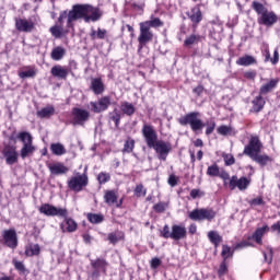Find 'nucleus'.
Returning <instances> with one entry per match:
<instances>
[{
	"label": "nucleus",
	"mask_w": 280,
	"mask_h": 280,
	"mask_svg": "<svg viewBox=\"0 0 280 280\" xmlns=\"http://www.w3.org/2000/svg\"><path fill=\"white\" fill-rule=\"evenodd\" d=\"M142 137L148 148L154 150L160 161H167L170 152H172V144L170 142L159 140V133L152 125L144 124L141 130Z\"/></svg>",
	"instance_id": "f257e3e1"
},
{
	"label": "nucleus",
	"mask_w": 280,
	"mask_h": 280,
	"mask_svg": "<svg viewBox=\"0 0 280 280\" xmlns=\"http://www.w3.org/2000/svg\"><path fill=\"white\" fill-rule=\"evenodd\" d=\"M180 126H190L192 132L198 133L202 131L207 126L202 119H200V112H190L178 119Z\"/></svg>",
	"instance_id": "f03ea898"
},
{
	"label": "nucleus",
	"mask_w": 280,
	"mask_h": 280,
	"mask_svg": "<svg viewBox=\"0 0 280 280\" xmlns=\"http://www.w3.org/2000/svg\"><path fill=\"white\" fill-rule=\"evenodd\" d=\"M215 215L217 212L212 208H200L189 212L188 218L194 222H205V220L211 222V220L215 219Z\"/></svg>",
	"instance_id": "7ed1b4c3"
},
{
	"label": "nucleus",
	"mask_w": 280,
	"mask_h": 280,
	"mask_svg": "<svg viewBox=\"0 0 280 280\" xmlns=\"http://www.w3.org/2000/svg\"><path fill=\"white\" fill-rule=\"evenodd\" d=\"M71 125L72 126H82L86 125V121L91 119V112L89 109L73 107L71 110Z\"/></svg>",
	"instance_id": "20e7f679"
},
{
	"label": "nucleus",
	"mask_w": 280,
	"mask_h": 280,
	"mask_svg": "<svg viewBox=\"0 0 280 280\" xmlns=\"http://www.w3.org/2000/svg\"><path fill=\"white\" fill-rule=\"evenodd\" d=\"M86 185H89V175H86V168L84 170L83 174L78 173L77 176L71 177L68 182L69 189L75 191L77 194L82 191Z\"/></svg>",
	"instance_id": "39448f33"
},
{
	"label": "nucleus",
	"mask_w": 280,
	"mask_h": 280,
	"mask_svg": "<svg viewBox=\"0 0 280 280\" xmlns=\"http://www.w3.org/2000/svg\"><path fill=\"white\" fill-rule=\"evenodd\" d=\"M39 213H43L48 218H67V215H69V210H67V208H56V206L43 203L39 207Z\"/></svg>",
	"instance_id": "423d86ee"
},
{
	"label": "nucleus",
	"mask_w": 280,
	"mask_h": 280,
	"mask_svg": "<svg viewBox=\"0 0 280 280\" xmlns=\"http://www.w3.org/2000/svg\"><path fill=\"white\" fill-rule=\"evenodd\" d=\"M264 148V143L259 140V137L252 136L247 145H245L243 154L245 156L253 158L255 154H260Z\"/></svg>",
	"instance_id": "0eeeda50"
},
{
	"label": "nucleus",
	"mask_w": 280,
	"mask_h": 280,
	"mask_svg": "<svg viewBox=\"0 0 280 280\" xmlns=\"http://www.w3.org/2000/svg\"><path fill=\"white\" fill-rule=\"evenodd\" d=\"M84 20V4H74L68 12L67 27L73 28V21Z\"/></svg>",
	"instance_id": "6e6552de"
},
{
	"label": "nucleus",
	"mask_w": 280,
	"mask_h": 280,
	"mask_svg": "<svg viewBox=\"0 0 280 280\" xmlns=\"http://www.w3.org/2000/svg\"><path fill=\"white\" fill-rule=\"evenodd\" d=\"M2 238L4 246L8 248H12L14 250L19 246V235L14 229L4 230L2 232Z\"/></svg>",
	"instance_id": "1a4fd4ad"
},
{
	"label": "nucleus",
	"mask_w": 280,
	"mask_h": 280,
	"mask_svg": "<svg viewBox=\"0 0 280 280\" xmlns=\"http://www.w3.org/2000/svg\"><path fill=\"white\" fill-rule=\"evenodd\" d=\"M154 33L148 26L140 23V35L138 37L139 49H143L148 43H152Z\"/></svg>",
	"instance_id": "9d476101"
},
{
	"label": "nucleus",
	"mask_w": 280,
	"mask_h": 280,
	"mask_svg": "<svg viewBox=\"0 0 280 280\" xmlns=\"http://www.w3.org/2000/svg\"><path fill=\"white\" fill-rule=\"evenodd\" d=\"M102 19V11L91 4H84V21L85 23H95Z\"/></svg>",
	"instance_id": "9b49d317"
},
{
	"label": "nucleus",
	"mask_w": 280,
	"mask_h": 280,
	"mask_svg": "<svg viewBox=\"0 0 280 280\" xmlns=\"http://www.w3.org/2000/svg\"><path fill=\"white\" fill-rule=\"evenodd\" d=\"M90 106L92 113H104V110H108V106H110V96H103L97 102H90Z\"/></svg>",
	"instance_id": "f8f14e48"
},
{
	"label": "nucleus",
	"mask_w": 280,
	"mask_h": 280,
	"mask_svg": "<svg viewBox=\"0 0 280 280\" xmlns=\"http://www.w3.org/2000/svg\"><path fill=\"white\" fill-rule=\"evenodd\" d=\"M2 154L5 159L7 165H14V163H19V152H16V147L5 145Z\"/></svg>",
	"instance_id": "ddd939ff"
},
{
	"label": "nucleus",
	"mask_w": 280,
	"mask_h": 280,
	"mask_svg": "<svg viewBox=\"0 0 280 280\" xmlns=\"http://www.w3.org/2000/svg\"><path fill=\"white\" fill-rule=\"evenodd\" d=\"M250 185V180H248V178L246 177H241L237 178V176H232L230 179V184L229 187L231 190L233 189H240V191H244L246 189H248V186Z\"/></svg>",
	"instance_id": "4468645a"
},
{
	"label": "nucleus",
	"mask_w": 280,
	"mask_h": 280,
	"mask_svg": "<svg viewBox=\"0 0 280 280\" xmlns=\"http://www.w3.org/2000/svg\"><path fill=\"white\" fill-rule=\"evenodd\" d=\"M277 21H279V16H277V13L267 10L266 13L260 15L258 23L260 25H266L267 27H272V25H275Z\"/></svg>",
	"instance_id": "2eb2a0df"
},
{
	"label": "nucleus",
	"mask_w": 280,
	"mask_h": 280,
	"mask_svg": "<svg viewBox=\"0 0 280 280\" xmlns=\"http://www.w3.org/2000/svg\"><path fill=\"white\" fill-rule=\"evenodd\" d=\"M47 167L51 176H62L69 173V167L65 166L62 162L49 163Z\"/></svg>",
	"instance_id": "dca6fc26"
},
{
	"label": "nucleus",
	"mask_w": 280,
	"mask_h": 280,
	"mask_svg": "<svg viewBox=\"0 0 280 280\" xmlns=\"http://www.w3.org/2000/svg\"><path fill=\"white\" fill-rule=\"evenodd\" d=\"M187 237V228L184 225L174 224L171 231V240L178 242Z\"/></svg>",
	"instance_id": "f3484780"
},
{
	"label": "nucleus",
	"mask_w": 280,
	"mask_h": 280,
	"mask_svg": "<svg viewBox=\"0 0 280 280\" xmlns=\"http://www.w3.org/2000/svg\"><path fill=\"white\" fill-rule=\"evenodd\" d=\"M15 27L19 32L30 33L34 30V22L32 20L18 19L15 20Z\"/></svg>",
	"instance_id": "a211bd4d"
},
{
	"label": "nucleus",
	"mask_w": 280,
	"mask_h": 280,
	"mask_svg": "<svg viewBox=\"0 0 280 280\" xmlns=\"http://www.w3.org/2000/svg\"><path fill=\"white\" fill-rule=\"evenodd\" d=\"M50 73L54 78H58L59 80H67V77L69 75V70L60 65H57L51 68Z\"/></svg>",
	"instance_id": "6ab92c4d"
},
{
	"label": "nucleus",
	"mask_w": 280,
	"mask_h": 280,
	"mask_svg": "<svg viewBox=\"0 0 280 280\" xmlns=\"http://www.w3.org/2000/svg\"><path fill=\"white\" fill-rule=\"evenodd\" d=\"M90 89L93 91L94 95H102L105 91L104 82H102L100 78L92 79Z\"/></svg>",
	"instance_id": "aec40b11"
},
{
	"label": "nucleus",
	"mask_w": 280,
	"mask_h": 280,
	"mask_svg": "<svg viewBox=\"0 0 280 280\" xmlns=\"http://www.w3.org/2000/svg\"><path fill=\"white\" fill-rule=\"evenodd\" d=\"M187 16L190 19L191 23L198 25L202 21V11L200 7H194L190 12H187Z\"/></svg>",
	"instance_id": "412c9836"
},
{
	"label": "nucleus",
	"mask_w": 280,
	"mask_h": 280,
	"mask_svg": "<svg viewBox=\"0 0 280 280\" xmlns=\"http://www.w3.org/2000/svg\"><path fill=\"white\" fill-rule=\"evenodd\" d=\"M250 159L255 163H258V165H260L261 167H266V165H268V163H272V158H270L267 154L256 153L255 155H252Z\"/></svg>",
	"instance_id": "4be33fe9"
},
{
	"label": "nucleus",
	"mask_w": 280,
	"mask_h": 280,
	"mask_svg": "<svg viewBox=\"0 0 280 280\" xmlns=\"http://www.w3.org/2000/svg\"><path fill=\"white\" fill-rule=\"evenodd\" d=\"M252 104L250 113H260V110H264V106H266V101L259 95L252 101Z\"/></svg>",
	"instance_id": "5701e85b"
},
{
	"label": "nucleus",
	"mask_w": 280,
	"mask_h": 280,
	"mask_svg": "<svg viewBox=\"0 0 280 280\" xmlns=\"http://www.w3.org/2000/svg\"><path fill=\"white\" fill-rule=\"evenodd\" d=\"M270 231L268 225L256 229L255 233L252 236V240H255L256 244H262V237Z\"/></svg>",
	"instance_id": "b1692460"
},
{
	"label": "nucleus",
	"mask_w": 280,
	"mask_h": 280,
	"mask_svg": "<svg viewBox=\"0 0 280 280\" xmlns=\"http://www.w3.org/2000/svg\"><path fill=\"white\" fill-rule=\"evenodd\" d=\"M236 65L240 67H250V65H257V59L250 55H245L236 60Z\"/></svg>",
	"instance_id": "393cba45"
},
{
	"label": "nucleus",
	"mask_w": 280,
	"mask_h": 280,
	"mask_svg": "<svg viewBox=\"0 0 280 280\" xmlns=\"http://www.w3.org/2000/svg\"><path fill=\"white\" fill-rule=\"evenodd\" d=\"M56 114V108L54 106H47L37 112V117L40 119H49V117Z\"/></svg>",
	"instance_id": "a878e982"
},
{
	"label": "nucleus",
	"mask_w": 280,
	"mask_h": 280,
	"mask_svg": "<svg viewBox=\"0 0 280 280\" xmlns=\"http://www.w3.org/2000/svg\"><path fill=\"white\" fill-rule=\"evenodd\" d=\"M278 83H279V80L271 79L268 83L261 85V88L259 90V94L260 95H267V93H270V91H272V89L277 88Z\"/></svg>",
	"instance_id": "bb28decb"
},
{
	"label": "nucleus",
	"mask_w": 280,
	"mask_h": 280,
	"mask_svg": "<svg viewBox=\"0 0 280 280\" xmlns=\"http://www.w3.org/2000/svg\"><path fill=\"white\" fill-rule=\"evenodd\" d=\"M16 139H19L23 145H32L34 143V138L32 137V133L27 131H22L18 133Z\"/></svg>",
	"instance_id": "cd10ccee"
},
{
	"label": "nucleus",
	"mask_w": 280,
	"mask_h": 280,
	"mask_svg": "<svg viewBox=\"0 0 280 280\" xmlns=\"http://www.w3.org/2000/svg\"><path fill=\"white\" fill-rule=\"evenodd\" d=\"M50 151L55 156H62L63 154H67V149H65V144L57 142L50 144Z\"/></svg>",
	"instance_id": "c85d7f7f"
},
{
	"label": "nucleus",
	"mask_w": 280,
	"mask_h": 280,
	"mask_svg": "<svg viewBox=\"0 0 280 280\" xmlns=\"http://www.w3.org/2000/svg\"><path fill=\"white\" fill-rule=\"evenodd\" d=\"M34 152H36V147H34V144H26L20 150V156L21 159H27V156H32Z\"/></svg>",
	"instance_id": "c756f323"
},
{
	"label": "nucleus",
	"mask_w": 280,
	"mask_h": 280,
	"mask_svg": "<svg viewBox=\"0 0 280 280\" xmlns=\"http://www.w3.org/2000/svg\"><path fill=\"white\" fill-rule=\"evenodd\" d=\"M208 240L218 248L222 242V236L217 231H210L208 232Z\"/></svg>",
	"instance_id": "7c9ffc66"
},
{
	"label": "nucleus",
	"mask_w": 280,
	"mask_h": 280,
	"mask_svg": "<svg viewBox=\"0 0 280 280\" xmlns=\"http://www.w3.org/2000/svg\"><path fill=\"white\" fill-rule=\"evenodd\" d=\"M104 201L106 205H116L117 202V191L115 190H106L104 195Z\"/></svg>",
	"instance_id": "2f4dec72"
},
{
	"label": "nucleus",
	"mask_w": 280,
	"mask_h": 280,
	"mask_svg": "<svg viewBox=\"0 0 280 280\" xmlns=\"http://www.w3.org/2000/svg\"><path fill=\"white\" fill-rule=\"evenodd\" d=\"M147 28L152 30V27H163V22L159 18H154L153 20L141 22Z\"/></svg>",
	"instance_id": "473e14b6"
},
{
	"label": "nucleus",
	"mask_w": 280,
	"mask_h": 280,
	"mask_svg": "<svg viewBox=\"0 0 280 280\" xmlns=\"http://www.w3.org/2000/svg\"><path fill=\"white\" fill-rule=\"evenodd\" d=\"M91 266L94 268V270H103V272H106V260L98 258L96 260H91Z\"/></svg>",
	"instance_id": "72a5a7b5"
},
{
	"label": "nucleus",
	"mask_w": 280,
	"mask_h": 280,
	"mask_svg": "<svg viewBox=\"0 0 280 280\" xmlns=\"http://www.w3.org/2000/svg\"><path fill=\"white\" fill-rule=\"evenodd\" d=\"M252 9L258 14L264 15L267 13L268 9L264 7L261 2L253 1L252 2Z\"/></svg>",
	"instance_id": "f704fd0d"
},
{
	"label": "nucleus",
	"mask_w": 280,
	"mask_h": 280,
	"mask_svg": "<svg viewBox=\"0 0 280 280\" xmlns=\"http://www.w3.org/2000/svg\"><path fill=\"white\" fill-rule=\"evenodd\" d=\"M121 110L125 115L131 117V115H135V105H132V103L125 102L121 104Z\"/></svg>",
	"instance_id": "c9c22d12"
},
{
	"label": "nucleus",
	"mask_w": 280,
	"mask_h": 280,
	"mask_svg": "<svg viewBox=\"0 0 280 280\" xmlns=\"http://www.w3.org/2000/svg\"><path fill=\"white\" fill-rule=\"evenodd\" d=\"M88 220L91 222V224H102V222H104V215L88 213Z\"/></svg>",
	"instance_id": "e433bc0d"
},
{
	"label": "nucleus",
	"mask_w": 280,
	"mask_h": 280,
	"mask_svg": "<svg viewBox=\"0 0 280 280\" xmlns=\"http://www.w3.org/2000/svg\"><path fill=\"white\" fill-rule=\"evenodd\" d=\"M50 57L54 60H62V58L65 57V48L56 47L55 49H52Z\"/></svg>",
	"instance_id": "4c0bfd02"
},
{
	"label": "nucleus",
	"mask_w": 280,
	"mask_h": 280,
	"mask_svg": "<svg viewBox=\"0 0 280 280\" xmlns=\"http://www.w3.org/2000/svg\"><path fill=\"white\" fill-rule=\"evenodd\" d=\"M200 42V35L192 34L184 40L185 47H191V45H196Z\"/></svg>",
	"instance_id": "58836bf2"
},
{
	"label": "nucleus",
	"mask_w": 280,
	"mask_h": 280,
	"mask_svg": "<svg viewBox=\"0 0 280 280\" xmlns=\"http://www.w3.org/2000/svg\"><path fill=\"white\" fill-rule=\"evenodd\" d=\"M132 150H135V139L132 138H128L125 141L124 148H122V152L130 154L132 152Z\"/></svg>",
	"instance_id": "ea45409f"
},
{
	"label": "nucleus",
	"mask_w": 280,
	"mask_h": 280,
	"mask_svg": "<svg viewBox=\"0 0 280 280\" xmlns=\"http://www.w3.org/2000/svg\"><path fill=\"white\" fill-rule=\"evenodd\" d=\"M66 229L68 233H74V231H78V223L73 219L66 217Z\"/></svg>",
	"instance_id": "a19ab883"
},
{
	"label": "nucleus",
	"mask_w": 280,
	"mask_h": 280,
	"mask_svg": "<svg viewBox=\"0 0 280 280\" xmlns=\"http://www.w3.org/2000/svg\"><path fill=\"white\" fill-rule=\"evenodd\" d=\"M25 255L27 257H34V255H40V246L38 244L30 246V248L25 250Z\"/></svg>",
	"instance_id": "79ce46f5"
},
{
	"label": "nucleus",
	"mask_w": 280,
	"mask_h": 280,
	"mask_svg": "<svg viewBox=\"0 0 280 280\" xmlns=\"http://www.w3.org/2000/svg\"><path fill=\"white\" fill-rule=\"evenodd\" d=\"M19 78L25 80V78H36V69L31 68L28 70L19 72Z\"/></svg>",
	"instance_id": "37998d69"
},
{
	"label": "nucleus",
	"mask_w": 280,
	"mask_h": 280,
	"mask_svg": "<svg viewBox=\"0 0 280 280\" xmlns=\"http://www.w3.org/2000/svg\"><path fill=\"white\" fill-rule=\"evenodd\" d=\"M50 34L55 37V38H62V28L61 26L58 25H54L49 28Z\"/></svg>",
	"instance_id": "c03bdc74"
},
{
	"label": "nucleus",
	"mask_w": 280,
	"mask_h": 280,
	"mask_svg": "<svg viewBox=\"0 0 280 280\" xmlns=\"http://www.w3.org/2000/svg\"><path fill=\"white\" fill-rule=\"evenodd\" d=\"M208 176H220V166L218 164H212L207 170Z\"/></svg>",
	"instance_id": "a18cd8bd"
},
{
	"label": "nucleus",
	"mask_w": 280,
	"mask_h": 280,
	"mask_svg": "<svg viewBox=\"0 0 280 280\" xmlns=\"http://www.w3.org/2000/svg\"><path fill=\"white\" fill-rule=\"evenodd\" d=\"M109 117H110L112 121L115 122L116 128H118L119 121H121V114L117 109H114V112L110 114Z\"/></svg>",
	"instance_id": "49530a36"
},
{
	"label": "nucleus",
	"mask_w": 280,
	"mask_h": 280,
	"mask_svg": "<svg viewBox=\"0 0 280 280\" xmlns=\"http://www.w3.org/2000/svg\"><path fill=\"white\" fill-rule=\"evenodd\" d=\"M97 180L100 185H106L110 180V174L102 172L97 175Z\"/></svg>",
	"instance_id": "de8ad7c7"
},
{
	"label": "nucleus",
	"mask_w": 280,
	"mask_h": 280,
	"mask_svg": "<svg viewBox=\"0 0 280 280\" xmlns=\"http://www.w3.org/2000/svg\"><path fill=\"white\" fill-rule=\"evenodd\" d=\"M221 256L223 257L224 261H226V259H229V257H233V252H231V248L229 247V245L222 246Z\"/></svg>",
	"instance_id": "09e8293b"
},
{
	"label": "nucleus",
	"mask_w": 280,
	"mask_h": 280,
	"mask_svg": "<svg viewBox=\"0 0 280 280\" xmlns=\"http://www.w3.org/2000/svg\"><path fill=\"white\" fill-rule=\"evenodd\" d=\"M13 266H14L15 270L21 272L22 275H25L26 269H25V265L23 264V261H19L16 259H13Z\"/></svg>",
	"instance_id": "8fccbe9b"
},
{
	"label": "nucleus",
	"mask_w": 280,
	"mask_h": 280,
	"mask_svg": "<svg viewBox=\"0 0 280 280\" xmlns=\"http://www.w3.org/2000/svg\"><path fill=\"white\" fill-rule=\"evenodd\" d=\"M217 132L223 137H226V135H231V127L222 125L217 129Z\"/></svg>",
	"instance_id": "3c124183"
},
{
	"label": "nucleus",
	"mask_w": 280,
	"mask_h": 280,
	"mask_svg": "<svg viewBox=\"0 0 280 280\" xmlns=\"http://www.w3.org/2000/svg\"><path fill=\"white\" fill-rule=\"evenodd\" d=\"M119 240H121V236L119 234H117V232H113L108 234V242L110 244H117V242H119Z\"/></svg>",
	"instance_id": "603ef678"
},
{
	"label": "nucleus",
	"mask_w": 280,
	"mask_h": 280,
	"mask_svg": "<svg viewBox=\"0 0 280 280\" xmlns=\"http://www.w3.org/2000/svg\"><path fill=\"white\" fill-rule=\"evenodd\" d=\"M249 205L250 207H261V205H266V202L264 201V198L257 197L249 200Z\"/></svg>",
	"instance_id": "864d4df0"
},
{
	"label": "nucleus",
	"mask_w": 280,
	"mask_h": 280,
	"mask_svg": "<svg viewBox=\"0 0 280 280\" xmlns=\"http://www.w3.org/2000/svg\"><path fill=\"white\" fill-rule=\"evenodd\" d=\"M229 268L226 267V260H223L219 267L218 275L219 277H224Z\"/></svg>",
	"instance_id": "5fc2aeb1"
},
{
	"label": "nucleus",
	"mask_w": 280,
	"mask_h": 280,
	"mask_svg": "<svg viewBox=\"0 0 280 280\" xmlns=\"http://www.w3.org/2000/svg\"><path fill=\"white\" fill-rule=\"evenodd\" d=\"M166 208H167V205H165V202H159L153 206V209L156 213H163Z\"/></svg>",
	"instance_id": "6e6d98bb"
},
{
	"label": "nucleus",
	"mask_w": 280,
	"mask_h": 280,
	"mask_svg": "<svg viewBox=\"0 0 280 280\" xmlns=\"http://www.w3.org/2000/svg\"><path fill=\"white\" fill-rule=\"evenodd\" d=\"M161 235H162V237H164V240L172 238V232H170V225L163 226V230L161 231Z\"/></svg>",
	"instance_id": "4d7b16f0"
},
{
	"label": "nucleus",
	"mask_w": 280,
	"mask_h": 280,
	"mask_svg": "<svg viewBox=\"0 0 280 280\" xmlns=\"http://www.w3.org/2000/svg\"><path fill=\"white\" fill-rule=\"evenodd\" d=\"M214 130H215V121L207 122V129H206L207 137H209V135H212Z\"/></svg>",
	"instance_id": "13d9d810"
},
{
	"label": "nucleus",
	"mask_w": 280,
	"mask_h": 280,
	"mask_svg": "<svg viewBox=\"0 0 280 280\" xmlns=\"http://www.w3.org/2000/svg\"><path fill=\"white\" fill-rule=\"evenodd\" d=\"M225 165H234L235 164V158L232 154H225L223 155Z\"/></svg>",
	"instance_id": "bf43d9fd"
},
{
	"label": "nucleus",
	"mask_w": 280,
	"mask_h": 280,
	"mask_svg": "<svg viewBox=\"0 0 280 280\" xmlns=\"http://www.w3.org/2000/svg\"><path fill=\"white\" fill-rule=\"evenodd\" d=\"M135 194L138 198H141V196H145V190H143V185L136 186Z\"/></svg>",
	"instance_id": "052dcab7"
},
{
	"label": "nucleus",
	"mask_w": 280,
	"mask_h": 280,
	"mask_svg": "<svg viewBox=\"0 0 280 280\" xmlns=\"http://www.w3.org/2000/svg\"><path fill=\"white\" fill-rule=\"evenodd\" d=\"M270 231H271V233H278V235H280V221L273 223L270 226Z\"/></svg>",
	"instance_id": "680f3d73"
},
{
	"label": "nucleus",
	"mask_w": 280,
	"mask_h": 280,
	"mask_svg": "<svg viewBox=\"0 0 280 280\" xmlns=\"http://www.w3.org/2000/svg\"><path fill=\"white\" fill-rule=\"evenodd\" d=\"M168 185L171 187H176V185H178V179L176 178V175H170Z\"/></svg>",
	"instance_id": "e2e57ef3"
},
{
	"label": "nucleus",
	"mask_w": 280,
	"mask_h": 280,
	"mask_svg": "<svg viewBox=\"0 0 280 280\" xmlns=\"http://www.w3.org/2000/svg\"><path fill=\"white\" fill-rule=\"evenodd\" d=\"M96 38L104 40L106 38V30L98 28L96 33Z\"/></svg>",
	"instance_id": "0e129e2a"
},
{
	"label": "nucleus",
	"mask_w": 280,
	"mask_h": 280,
	"mask_svg": "<svg viewBox=\"0 0 280 280\" xmlns=\"http://www.w3.org/2000/svg\"><path fill=\"white\" fill-rule=\"evenodd\" d=\"M159 266H161V259L159 258H152L151 260V268H153V270H155L156 268H159Z\"/></svg>",
	"instance_id": "69168bd1"
},
{
	"label": "nucleus",
	"mask_w": 280,
	"mask_h": 280,
	"mask_svg": "<svg viewBox=\"0 0 280 280\" xmlns=\"http://www.w3.org/2000/svg\"><path fill=\"white\" fill-rule=\"evenodd\" d=\"M65 19H69V13L68 11H62L60 14H59V18H58V21L59 23H65Z\"/></svg>",
	"instance_id": "338daca9"
},
{
	"label": "nucleus",
	"mask_w": 280,
	"mask_h": 280,
	"mask_svg": "<svg viewBox=\"0 0 280 280\" xmlns=\"http://www.w3.org/2000/svg\"><path fill=\"white\" fill-rule=\"evenodd\" d=\"M270 60H271V62H272L273 65H277V62H279V50H278V49H276V50L273 51V58H271Z\"/></svg>",
	"instance_id": "774afa93"
}]
</instances>
